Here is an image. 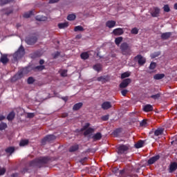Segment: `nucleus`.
<instances>
[{"label":"nucleus","mask_w":177,"mask_h":177,"mask_svg":"<svg viewBox=\"0 0 177 177\" xmlns=\"http://www.w3.org/2000/svg\"><path fill=\"white\" fill-rule=\"evenodd\" d=\"M56 139V136L53 135H48L41 140V145H45L47 143H50Z\"/></svg>","instance_id":"20e7f679"},{"label":"nucleus","mask_w":177,"mask_h":177,"mask_svg":"<svg viewBox=\"0 0 177 177\" xmlns=\"http://www.w3.org/2000/svg\"><path fill=\"white\" fill-rule=\"evenodd\" d=\"M5 116H3V115H0V121H3V120H5Z\"/></svg>","instance_id":"13d9d810"},{"label":"nucleus","mask_w":177,"mask_h":177,"mask_svg":"<svg viewBox=\"0 0 177 177\" xmlns=\"http://www.w3.org/2000/svg\"><path fill=\"white\" fill-rule=\"evenodd\" d=\"M163 9L165 10V12H169L170 9H169V6L168 5H165L164 7H163Z\"/></svg>","instance_id":"09e8293b"},{"label":"nucleus","mask_w":177,"mask_h":177,"mask_svg":"<svg viewBox=\"0 0 177 177\" xmlns=\"http://www.w3.org/2000/svg\"><path fill=\"white\" fill-rule=\"evenodd\" d=\"M44 63H45V61H44V59H41L39 61V64H41V65L36 66L35 67L36 70H38L39 71H42V70H44L45 66H42V64H44Z\"/></svg>","instance_id":"dca6fc26"},{"label":"nucleus","mask_w":177,"mask_h":177,"mask_svg":"<svg viewBox=\"0 0 177 177\" xmlns=\"http://www.w3.org/2000/svg\"><path fill=\"white\" fill-rule=\"evenodd\" d=\"M28 145V140H21L19 142L20 147L27 146Z\"/></svg>","instance_id":"c85d7f7f"},{"label":"nucleus","mask_w":177,"mask_h":177,"mask_svg":"<svg viewBox=\"0 0 177 177\" xmlns=\"http://www.w3.org/2000/svg\"><path fill=\"white\" fill-rule=\"evenodd\" d=\"M156 66H157V64H156V62H151L149 66V69L154 70V68H156Z\"/></svg>","instance_id":"37998d69"},{"label":"nucleus","mask_w":177,"mask_h":177,"mask_svg":"<svg viewBox=\"0 0 177 177\" xmlns=\"http://www.w3.org/2000/svg\"><path fill=\"white\" fill-rule=\"evenodd\" d=\"M120 50L122 55H124V56H131L132 55V50H131V47L127 43H122L120 45Z\"/></svg>","instance_id":"7ed1b4c3"},{"label":"nucleus","mask_w":177,"mask_h":177,"mask_svg":"<svg viewBox=\"0 0 177 177\" xmlns=\"http://www.w3.org/2000/svg\"><path fill=\"white\" fill-rule=\"evenodd\" d=\"M143 110H144V111H146L147 113L149 111H153V106H151V104H147V105L144 106Z\"/></svg>","instance_id":"aec40b11"},{"label":"nucleus","mask_w":177,"mask_h":177,"mask_svg":"<svg viewBox=\"0 0 177 177\" xmlns=\"http://www.w3.org/2000/svg\"><path fill=\"white\" fill-rule=\"evenodd\" d=\"M88 160V158L87 157H84V158H82L80 160V164H82V165H84V164H85V162H86V160Z\"/></svg>","instance_id":"c03bdc74"},{"label":"nucleus","mask_w":177,"mask_h":177,"mask_svg":"<svg viewBox=\"0 0 177 177\" xmlns=\"http://www.w3.org/2000/svg\"><path fill=\"white\" fill-rule=\"evenodd\" d=\"M16 176H17V174H12V177H16Z\"/></svg>","instance_id":"0e129e2a"},{"label":"nucleus","mask_w":177,"mask_h":177,"mask_svg":"<svg viewBox=\"0 0 177 177\" xmlns=\"http://www.w3.org/2000/svg\"><path fill=\"white\" fill-rule=\"evenodd\" d=\"M135 59L138 61L140 66H143L146 63V58L143 57L142 55H137Z\"/></svg>","instance_id":"1a4fd4ad"},{"label":"nucleus","mask_w":177,"mask_h":177,"mask_svg":"<svg viewBox=\"0 0 177 177\" xmlns=\"http://www.w3.org/2000/svg\"><path fill=\"white\" fill-rule=\"evenodd\" d=\"M7 15H10V12H8Z\"/></svg>","instance_id":"774afa93"},{"label":"nucleus","mask_w":177,"mask_h":177,"mask_svg":"<svg viewBox=\"0 0 177 177\" xmlns=\"http://www.w3.org/2000/svg\"><path fill=\"white\" fill-rule=\"evenodd\" d=\"M0 61L3 64H6L9 62V59H8L7 55H2L0 59Z\"/></svg>","instance_id":"a211bd4d"},{"label":"nucleus","mask_w":177,"mask_h":177,"mask_svg":"<svg viewBox=\"0 0 177 177\" xmlns=\"http://www.w3.org/2000/svg\"><path fill=\"white\" fill-rule=\"evenodd\" d=\"M171 35H172V32H167L162 33L161 35L162 39H169L171 37Z\"/></svg>","instance_id":"f3484780"},{"label":"nucleus","mask_w":177,"mask_h":177,"mask_svg":"<svg viewBox=\"0 0 177 177\" xmlns=\"http://www.w3.org/2000/svg\"><path fill=\"white\" fill-rule=\"evenodd\" d=\"M165 77V75L163 73L161 74H156L153 76L154 80H162Z\"/></svg>","instance_id":"bb28decb"},{"label":"nucleus","mask_w":177,"mask_h":177,"mask_svg":"<svg viewBox=\"0 0 177 177\" xmlns=\"http://www.w3.org/2000/svg\"><path fill=\"white\" fill-rule=\"evenodd\" d=\"M60 74H61L62 77H67V71L62 70V71H61Z\"/></svg>","instance_id":"49530a36"},{"label":"nucleus","mask_w":177,"mask_h":177,"mask_svg":"<svg viewBox=\"0 0 177 177\" xmlns=\"http://www.w3.org/2000/svg\"><path fill=\"white\" fill-rule=\"evenodd\" d=\"M63 100H65V101L67 100V99H66V98H63Z\"/></svg>","instance_id":"338daca9"},{"label":"nucleus","mask_w":177,"mask_h":177,"mask_svg":"<svg viewBox=\"0 0 177 177\" xmlns=\"http://www.w3.org/2000/svg\"><path fill=\"white\" fill-rule=\"evenodd\" d=\"M60 0H49V3H57Z\"/></svg>","instance_id":"4d7b16f0"},{"label":"nucleus","mask_w":177,"mask_h":177,"mask_svg":"<svg viewBox=\"0 0 177 177\" xmlns=\"http://www.w3.org/2000/svg\"><path fill=\"white\" fill-rule=\"evenodd\" d=\"M115 24H117L115 21H108L106 23V26L108 27V28H113V27H115Z\"/></svg>","instance_id":"2eb2a0df"},{"label":"nucleus","mask_w":177,"mask_h":177,"mask_svg":"<svg viewBox=\"0 0 177 177\" xmlns=\"http://www.w3.org/2000/svg\"><path fill=\"white\" fill-rule=\"evenodd\" d=\"M177 169V159L174 162H171L169 167V174L175 172Z\"/></svg>","instance_id":"0eeeda50"},{"label":"nucleus","mask_w":177,"mask_h":177,"mask_svg":"<svg viewBox=\"0 0 177 177\" xmlns=\"http://www.w3.org/2000/svg\"><path fill=\"white\" fill-rule=\"evenodd\" d=\"M13 0H0V5H6V3H9V2H12Z\"/></svg>","instance_id":"a19ab883"},{"label":"nucleus","mask_w":177,"mask_h":177,"mask_svg":"<svg viewBox=\"0 0 177 177\" xmlns=\"http://www.w3.org/2000/svg\"><path fill=\"white\" fill-rule=\"evenodd\" d=\"M139 32V29H138V28H133L132 30H131V34H138Z\"/></svg>","instance_id":"a18cd8bd"},{"label":"nucleus","mask_w":177,"mask_h":177,"mask_svg":"<svg viewBox=\"0 0 177 177\" xmlns=\"http://www.w3.org/2000/svg\"><path fill=\"white\" fill-rule=\"evenodd\" d=\"M111 102H104L102 104V109H103V110H109V109H111Z\"/></svg>","instance_id":"4468645a"},{"label":"nucleus","mask_w":177,"mask_h":177,"mask_svg":"<svg viewBox=\"0 0 177 177\" xmlns=\"http://www.w3.org/2000/svg\"><path fill=\"white\" fill-rule=\"evenodd\" d=\"M122 39H124V38H122V37H119L115 38V44L118 46H120V44H121Z\"/></svg>","instance_id":"a878e982"},{"label":"nucleus","mask_w":177,"mask_h":177,"mask_svg":"<svg viewBox=\"0 0 177 177\" xmlns=\"http://www.w3.org/2000/svg\"><path fill=\"white\" fill-rule=\"evenodd\" d=\"M97 80L100 82H106V77L104 76H100L97 78Z\"/></svg>","instance_id":"ea45409f"},{"label":"nucleus","mask_w":177,"mask_h":177,"mask_svg":"<svg viewBox=\"0 0 177 177\" xmlns=\"http://www.w3.org/2000/svg\"><path fill=\"white\" fill-rule=\"evenodd\" d=\"M88 127H89V123H86L84 127V129H86V128H88Z\"/></svg>","instance_id":"052dcab7"},{"label":"nucleus","mask_w":177,"mask_h":177,"mask_svg":"<svg viewBox=\"0 0 177 177\" xmlns=\"http://www.w3.org/2000/svg\"><path fill=\"white\" fill-rule=\"evenodd\" d=\"M147 124V122L146 120H143L141 122H140V126L141 127H146V125Z\"/></svg>","instance_id":"de8ad7c7"},{"label":"nucleus","mask_w":177,"mask_h":177,"mask_svg":"<svg viewBox=\"0 0 177 177\" xmlns=\"http://www.w3.org/2000/svg\"><path fill=\"white\" fill-rule=\"evenodd\" d=\"M26 42L28 44V45H33V44H35L37 42V37H27L26 39Z\"/></svg>","instance_id":"9d476101"},{"label":"nucleus","mask_w":177,"mask_h":177,"mask_svg":"<svg viewBox=\"0 0 177 177\" xmlns=\"http://www.w3.org/2000/svg\"><path fill=\"white\" fill-rule=\"evenodd\" d=\"M15 150L16 149L14 147H9L6 149V153H7V154H13Z\"/></svg>","instance_id":"6ab92c4d"},{"label":"nucleus","mask_w":177,"mask_h":177,"mask_svg":"<svg viewBox=\"0 0 177 177\" xmlns=\"http://www.w3.org/2000/svg\"><path fill=\"white\" fill-rule=\"evenodd\" d=\"M82 107V102H79L73 106V110H80Z\"/></svg>","instance_id":"cd10ccee"},{"label":"nucleus","mask_w":177,"mask_h":177,"mask_svg":"<svg viewBox=\"0 0 177 177\" xmlns=\"http://www.w3.org/2000/svg\"><path fill=\"white\" fill-rule=\"evenodd\" d=\"M102 121H107V120H109V115H104L102 117Z\"/></svg>","instance_id":"5fc2aeb1"},{"label":"nucleus","mask_w":177,"mask_h":177,"mask_svg":"<svg viewBox=\"0 0 177 177\" xmlns=\"http://www.w3.org/2000/svg\"><path fill=\"white\" fill-rule=\"evenodd\" d=\"M164 132V129H158L155 131L154 135L155 136H160V135H162V133Z\"/></svg>","instance_id":"b1692460"},{"label":"nucleus","mask_w":177,"mask_h":177,"mask_svg":"<svg viewBox=\"0 0 177 177\" xmlns=\"http://www.w3.org/2000/svg\"><path fill=\"white\" fill-rule=\"evenodd\" d=\"M8 127V124L6 123L1 122L0 124V131H3V129H6Z\"/></svg>","instance_id":"e433bc0d"},{"label":"nucleus","mask_w":177,"mask_h":177,"mask_svg":"<svg viewBox=\"0 0 177 177\" xmlns=\"http://www.w3.org/2000/svg\"><path fill=\"white\" fill-rule=\"evenodd\" d=\"M158 56H160V53H156L151 55L152 59H154V57H157Z\"/></svg>","instance_id":"864d4df0"},{"label":"nucleus","mask_w":177,"mask_h":177,"mask_svg":"<svg viewBox=\"0 0 177 177\" xmlns=\"http://www.w3.org/2000/svg\"><path fill=\"white\" fill-rule=\"evenodd\" d=\"M50 161V159L48 156L41 157L32 160L30 162V166L36 167L37 168H42V167H45V165Z\"/></svg>","instance_id":"f257e3e1"},{"label":"nucleus","mask_w":177,"mask_h":177,"mask_svg":"<svg viewBox=\"0 0 177 177\" xmlns=\"http://www.w3.org/2000/svg\"><path fill=\"white\" fill-rule=\"evenodd\" d=\"M93 132V129L88 128L84 131V135L86 136V135H89Z\"/></svg>","instance_id":"72a5a7b5"},{"label":"nucleus","mask_w":177,"mask_h":177,"mask_svg":"<svg viewBox=\"0 0 177 177\" xmlns=\"http://www.w3.org/2000/svg\"><path fill=\"white\" fill-rule=\"evenodd\" d=\"M59 55H60V53L59 52H57L55 55H54V57L56 58L59 56Z\"/></svg>","instance_id":"bf43d9fd"},{"label":"nucleus","mask_w":177,"mask_h":177,"mask_svg":"<svg viewBox=\"0 0 177 177\" xmlns=\"http://www.w3.org/2000/svg\"><path fill=\"white\" fill-rule=\"evenodd\" d=\"M78 149H79L78 145H75L70 147L69 151L71 153H74V151H77Z\"/></svg>","instance_id":"5701e85b"},{"label":"nucleus","mask_w":177,"mask_h":177,"mask_svg":"<svg viewBox=\"0 0 177 177\" xmlns=\"http://www.w3.org/2000/svg\"><path fill=\"white\" fill-rule=\"evenodd\" d=\"M158 160H160V156H155L149 158L147 162L149 165H152V164H154V162H156V161H158Z\"/></svg>","instance_id":"9b49d317"},{"label":"nucleus","mask_w":177,"mask_h":177,"mask_svg":"<svg viewBox=\"0 0 177 177\" xmlns=\"http://www.w3.org/2000/svg\"><path fill=\"white\" fill-rule=\"evenodd\" d=\"M93 140H100L102 139V133H97L93 136Z\"/></svg>","instance_id":"4be33fe9"},{"label":"nucleus","mask_w":177,"mask_h":177,"mask_svg":"<svg viewBox=\"0 0 177 177\" xmlns=\"http://www.w3.org/2000/svg\"><path fill=\"white\" fill-rule=\"evenodd\" d=\"M121 93H122V96H127V94L128 93V90H122V91H121Z\"/></svg>","instance_id":"603ef678"},{"label":"nucleus","mask_w":177,"mask_h":177,"mask_svg":"<svg viewBox=\"0 0 177 177\" xmlns=\"http://www.w3.org/2000/svg\"><path fill=\"white\" fill-rule=\"evenodd\" d=\"M160 97H161L160 93H158L156 95H152L151 96V99H153L154 100H158V99H160Z\"/></svg>","instance_id":"c9c22d12"},{"label":"nucleus","mask_w":177,"mask_h":177,"mask_svg":"<svg viewBox=\"0 0 177 177\" xmlns=\"http://www.w3.org/2000/svg\"><path fill=\"white\" fill-rule=\"evenodd\" d=\"M151 15L152 17H158L160 16V8L157 7H153L151 10Z\"/></svg>","instance_id":"6e6552de"},{"label":"nucleus","mask_w":177,"mask_h":177,"mask_svg":"<svg viewBox=\"0 0 177 177\" xmlns=\"http://www.w3.org/2000/svg\"><path fill=\"white\" fill-rule=\"evenodd\" d=\"M85 29H84V28L81 26H75L74 28V31L77 32V31H84Z\"/></svg>","instance_id":"f704fd0d"},{"label":"nucleus","mask_w":177,"mask_h":177,"mask_svg":"<svg viewBox=\"0 0 177 177\" xmlns=\"http://www.w3.org/2000/svg\"><path fill=\"white\" fill-rule=\"evenodd\" d=\"M35 115L34 113H28V118H34Z\"/></svg>","instance_id":"6e6d98bb"},{"label":"nucleus","mask_w":177,"mask_h":177,"mask_svg":"<svg viewBox=\"0 0 177 177\" xmlns=\"http://www.w3.org/2000/svg\"><path fill=\"white\" fill-rule=\"evenodd\" d=\"M113 34L116 36L122 35L124 34V30L121 28H118L113 30Z\"/></svg>","instance_id":"f8f14e48"},{"label":"nucleus","mask_w":177,"mask_h":177,"mask_svg":"<svg viewBox=\"0 0 177 177\" xmlns=\"http://www.w3.org/2000/svg\"><path fill=\"white\" fill-rule=\"evenodd\" d=\"M24 56V48L21 46L19 50L14 54L15 59H20Z\"/></svg>","instance_id":"423d86ee"},{"label":"nucleus","mask_w":177,"mask_h":177,"mask_svg":"<svg viewBox=\"0 0 177 177\" xmlns=\"http://www.w3.org/2000/svg\"><path fill=\"white\" fill-rule=\"evenodd\" d=\"M36 20H37L38 21H45V20H46V17L37 16L36 17Z\"/></svg>","instance_id":"58836bf2"},{"label":"nucleus","mask_w":177,"mask_h":177,"mask_svg":"<svg viewBox=\"0 0 177 177\" xmlns=\"http://www.w3.org/2000/svg\"><path fill=\"white\" fill-rule=\"evenodd\" d=\"M59 28H67L68 27V22L60 23L58 24Z\"/></svg>","instance_id":"393cba45"},{"label":"nucleus","mask_w":177,"mask_h":177,"mask_svg":"<svg viewBox=\"0 0 177 177\" xmlns=\"http://www.w3.org/2000/svg\"><path fill=\"white\" fill-rule=\"evenodd\" d=\"M131 84V79H125L123 82L120 83V88H127L128 85Z\"/></svg>","instance_id":"ddd939ff"},{"label":"nucleus","mask_w":177,"mask_h":177,"mask_svg":"<svg viewBox=\"0 0 177 177\" xmlns=\"http://www.w3.org/2000/svg\"><path fill=\"white\" fill-rule=\"evenodd\" d=\"M129 75H131V73H129V72H125L122 74L121 78L122 79L128 78V77H129Z\"/></svg>","instance_id":"4c0bfd02"},{"label":"nucleus","mask_w":177,"mask_h":177,"mask_svg":"<svg viewBox=\"0 0 177 177\" xmlns=\"http://www.w3.org/2000/svg\"><path fill=\"white\" fill-rule=\"evenodd\" d=\"M76 16L74 14H71L68 16L67 19L70 21H73V20H75Z\"/></svg>","instance_id":"2f4dec72"},{"label":"nucleus","mask_w":177,"mask_h":177,"mask_svg":"<svg viewBox=\"0 0 177 177\" xmlns=\"http://www.w3.org/2000/svg\"><path fill=\"white\" fill-rule=\"evenodd\" d=\"M80 56L83 60H86V59L89 58V54L88 53H83Z\"/></svg>","instance_id":"c756f323"},{"label":"nucleus","mask_w":177,"mask_h":177,"mask_svg":"<svg viewBox=\"0 0 177 177\" xmlns=\"http://www.w3.org/2000/svg\"><path fill=\"white\" fill-rule=\"evenodd\" d=\"M145 146V141L139 140L137 143L135 144V147L136 149H140V147H143Z\"/></svg>","instance_id":"412c9836"},{"label":"nucleus","mask_w":177,"mask_h":177,"mask_svg":"<svg viewBox=\"0 0 177 177\" xmlns=\"http://www.w3.org/2000/svg\"><path fill=\"white\" fill-rule=\"evenodd\" d=\"M129 150V147L127 145H120L118 148V153L119 154H127Z\"/></svg>","instance_id":"39448f33"},{"label":"nucleus","mask_w":177,"mask_h":177,"mask_svg":"<svg viewBox=\"0 0 177 177\" xmlns=\"http://www.w3.org/2000/svg\"><path fill=\"white\" fill-rule=\"evenodd\" d=\"M13 118H15V112H11L7 116V120H8V121H12V120H13Z\"/></svg>","instance_id":"7c9ffc66"},{"label":"nucleus","mask_w":177,"mask_h":177,"mask_svg":"<svg viewBox=\"0 0 177 177\" xmlns=\"http://www.w3.org/2000/svg\"><path fill=\"white\" fill-rule=\"evenodd\" d=\"M171 145H177V140H173L171 141Z\"/></svg>","instance_id":"680f3d73"},{"label":"nucleus","mask_w":177,"mask_h":177,"mask_svg":"<svg viewBox=\"0 0 177 177\" xmlns=\"http://www.w3.org/2000/svg\"><path fill=\"white\" fill-rule=\"evenodd\" d=\"M93 68L95 71H100V70H102V65L100 64H97L93 66Z\"/></svg>","instance_id":"473e14b6"},{"label":"nucleus","mask_w":177,"mask_h":177,"mask_svg":"<svg viewBox=\"0 0 177 177\" xmlns=\"http://www.w3.org/2000/svg\"><path fill=\"white\" fill-rule=\"evenodd\" d=\"M174 9H176V10H177V3H176V4L174 5Z\"/></svg>","instance_id":"69168bd1"},{"label":"nucleus","mask_w":177,"mask_h":177,"mask_svg":"<svg viewBox=\"0 0 177 177\" xmlns=\"http://www.w3.org/2000/svg\"><path fill=\"white\" fill-rule=\"evenodd\" d=\"M131 171H132V167L125 168L120 170L118 167H113L112 169V172L117 176V174L119 172V176L120 177H128L131 176Z\"/></svg>","instance_id":"f03ea898"},{"label":"nucleus","mask_w":177,"mask_h":177,"mask_svg":"<svg viewBox=\"0 0 177 177\" xmlns=\"http://www.w3.org/2000/svg\"><path fill=\"white\" fill-rule=\"evenodd\" d=\"M65 117H67V113H64V114L62 115L63 118H65Z\"/></svg>","instance_id":"e2e57ef3"},{"label":"nucleus","mask_w":177,"mask_h":177,"mask_svg":"<svg viewBox=\"0 0 177 177\" xmlns=\"http://www.w3.org/2000/svg\"><path fill=\"white\" fill-rule=\"evenodd\" d=\"M34 83V78L32 77H29L28 79V84H33Z\"/></svg>","instance_id":"3c124183"},{"label":"nucleus","mask_w":177,"mask_h":177,"mask_svg":"<svg viewBox=\"0 0 177 177\" xmlns=\"http://www.w3.org/2000/svg\"><path fill=\"white\" fill-rule=\"evenodd\" d=\"M31 15H32V11H30L28 12L25 13L24 15V17H25L26 19H28V17H30Z\"/></svg>","instance_id":"79ce46f5"},{"label":"nucleus","mask_w":177,"mask_h":177,"mask_svg":"<svg viewBox=\"0 0 177 177\" xmlns=\"http://www.w3.org/2000/svg\"><path fill=\"white\" fill-rule=\"evenodd\" d=\"M5 172H6V169H5V168L0 169V176L1 175H5Z\"/></svg>","instance_id":"8fccbe9b"}]
</instances>
